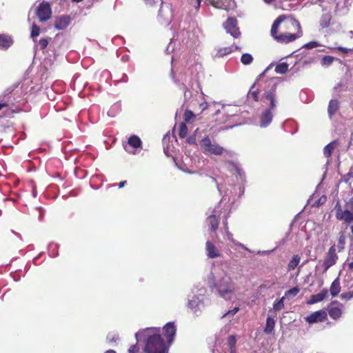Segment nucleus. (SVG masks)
Masks as SVG:
<instances>
[{"mask_svg":"<svg viewBox=\"0 0 353 353\" xmlns=\"http://www.w3.org/2000/svg\"><path fill=\"white\" fill-rule=\"evenodd\" d=\"M271 35L278 42L288 43L301 37L302 32L296 19L279 16L272 26Z\"/></svg>","mask_w":353,"mask_h":353,"instance_id":"1","label":"nucleus"},{"mask_svg":"<svg viewBox=\"0 0 353 353\" xmlns=\"http://www.w3.org/2000/svg\"><path fill=\"white\" fill-rule=\"evenodd\" d=\"M159 328L151 327L140 331L135 334L137 341L141 336L145 337V346L142 353H168V348L161 336ZM128 353H140L137 344L131 345Z\"/></svg>","mask_w":353,"mask_h":353,"instance_id":"2","label":"nucleus"},{"mask_svg":"<svg viewBox=\"0 0 353 353\" xmlns=\"http://www.w3.org/2000/svg\"><path fill=\"white\" fill-rule=\"evenodd\" d=\"M211 288H215L219 295L225 300H232L234 296V287L231 277L226 272L214 268L208 277Z\"/></svg>","mask_w":353,"mask_h":353,"instance_id":"3","label":"nucleus"},{"mask_svg":"<svg viewBox=\"0 0 353 353\" xmlns=\"http://www.w3.org/2000/svg\"><path fill=\"white\" fill-rule=\"evenodd\" d=\"M263 102L267 105H269L270 108L263 111L261 114L260 125L261 127L265 128L268 126L272 120V110L276 107L275 104V96L272 92L268 93L263 97Z\"/></svg>","mask_w":353,"mask_h":353,"instance_id":"4","label":"nucleus"},{"mask_svg":"<svg viewBox=\"0 0 353 353\" xmlns=\"http://www.w3.org/2000/svg\"><path fill=\"white\" fill-rule=\"evenodd\" d=\"M200 145L206 154L221 155L224 153L230 156L232 154L231 152L225 150L216 143L211 141L208 137L203 138L200 142Z\"/></svg>","mask_w":353,"mask_h":353,"instance_id":"5","label":"nucleus"},{"mask_svg":"<svg viewBox=\"0 0 353 353\" xmlns=\"http://www.w3.org/2000/svg\"><path fill=\"white\" fill-rule=\"evenodd\" d=\"M200 2L201 0H197ZM205 1L213 7L219 9L229 10L234 9L235 2L234 0H205Z\"/></svg>","mask_w":353,"mask_h":353,"instance_id":"6","label":"nucleus"},{"mask_svg":"<svg viewBox=\"0 0 353 353\" xmlns=\"http://www.w3.org/2000/svg\"><path fill=\"white\" fill-rule=\"evenodd\" d=\"M52 11L48 3L43 1L37 10V14L41 22L46 21L51 17Z\"/></svg>","mask_w":353,"mask_h":353,"instance_id":"7","label":"nucleus"},{"mask_svg":"<svg viewBox=\"0 0 353 353\" xmlns=\"http://www.w3.org/2000/svg\"><path fill=\"white\" fill-rule=\"evenodd\" d=\"M336 248L335 245L332 246L327 254V256L325 257L323 263V267L324 268L323 271L326 272L331 266L334 265L337 259L338 256L336 255Z\"/></svg>","mask_w":353,"mask_h":353,"instance_id":"8","label":"nucleus"},{"mask_svg":"<svg viewBox=\"0 0 353 353\" xmlns=\"http://www.w3.org/2000/svg\"><path fill=\"white\" fill-rule=\"evenodd\" d=\"M336 216L339 220H343L346 223L353 221V211L347 209L342 210L339 203L336 205Z\"/></svg>","mask_w":353,"mask_h":353,"instance_id":"9","label":"nucleus"},{"mask_svg":"<svg viewBox=\"0 0 353 353\" xmlns=\"http://www.w3.org/2000/svg\"><path fill=\"white\" fill-rule=\"evenodd\" d=\"M224 28L227 32L230 34L233 37L238 38L240 35L239 28L236 27V20L233 18H229L224 23Z\"/></svg>","mask_w":353,"mask_h":353,"instance_id":"10","label":"nucleus"},{"mask_svg":"<svg viewBox=\"0 0 353 353\" xmlns=\"http://www.w3.org/2000/svg\"><path fill=\"white\" fill-rule=\"evenodd\" d=\"M159 17L163 24H169L172 18V9L169 6L161 7Z\"/></svg>","mask_w":353,"mask_h":353,"instance_id":"11","label":"nucleus"},{"mask_svg":"<svg viewBox=\"0 0 353 353\" xmlns=\"http://www.w3.org/2000/svg\"><path fill=\"white\" fill-rule=\"evenodd\" d=\"M327 318V313L324 310H319L312 313L306 317V321L309 323L322 322Z\"/></svg>","mask_w":353,"mask_h":353,"instance_id":"12","label":"nucleus"},{"mask_svg":"<svg viewBox=\"0 0 353 353\" xmlns=\"http://www.w3.org/2000/svg\"><path fill=\"white\" fill-rule=\"evenodd\" d=\"M343 305L332 302L328 307V312L331 318L334 319H339L342 314Z\"/></svg>","mask_w":353,"mask_h":353,"instance_id":"13","label":"nucleus"},{"mask_svg":"<svg viewBox=\"0 0 353 353\" xmlns=\"http://www.w3.org/2000/svg\"><path fill=\"white\" fill-rule=\"evenodd\" d=\"M206 254L209 258H217L221 256V252L215 246V245L208 241L205 243Z\"/></svg>","mask_w":353,"mask_h":353,"instance_id":"14","label":"nucleus"},{"mask_svg":"<svg viewBox=\"0 0 353 353\" xmlns=\"http://www.w3.org/2000/svg\"><path fill=\"white\" fill-rule=\"evenodd\" d=\"M163 331L168 343H171L176 334V327L172 323H167L163 327Z\"/></svg>","mask_w":353,"mask_h":353,"instance_id":"15","label":"nucleus"},{"mask_svg":"<svg viewBox=\"0 0 353 353\" xmlns=\"http://www.w3.org/2000/svg\"><path fill=\"white\" fill-rule=\"evenodd\" d=\"M70 19L69 17L63 16L57 18L55 21V28L57 30H63L70 24Z\"/></svg>","mask_w":353,"mask_h":353,"instance_id":"16","label":"nucleus"},{"mask_svg":"<svg viewBox=\"0 0 353 353\" xmlns=\"http://www.w3.org/2000/svg\"><path fill=\"white\" fill-rule=\"evenodd\" d=\"M327 294V290L326 289H323L319 293L316 294H313L311 296L310 299L307 301V304H314L323 301Z\"/></svg>","mask_w":353,"mask_h":353,"instance_id":"17","label":"nucleus"},{"mask_svg":"<svg viewBox=\"0 0 353 353\" xmlns=\"http://www.w3.org/2000/svg\"><path fill=\"white\" fill-rule=\"evenodd\" d=\"M141 139L137 137V136H132L129 138L128 139V145H126L125 147V149L126 151H128V152H132V151H130L129 150V147H132L134 148H139L141 146Z\"/></svg>","mask_w":353,"mask_h":353,"instance_id":"18","label":"nucleus"},{"mask_svg":"<svg viewBox=\"0 0 353 353\" xmlns=\"http://www.w3.org/2000/svg\"><path fill=\"white\" fill-rule=\"evenodd\" d=\"M332 19V15L330 12H325L321 16L319 23L322 28H327L330 24Z\"/></svg>","mask_w":353,"mask_h":353,"instance_id":"19","label":"nucleus"},{"mask_svg":"<svg viewBox=\"0 0 353 353\" xmlns=\"http://www.w3.org/2000/svg\"><path fill=\"white\" fill-rule=\"evenodd\" d=\"M341 290L340 281L339 279L336 278L332 283L330 292L332 296H336L338 295Z\"/></svg>","mask_w":353,"mask_h":353,"instance_id":"20","label":"nucleus"},{"mask_svg":"<svg viewBox=\"0 0 353 353\" xmlns=\"http://www.w3.org/2000/svg\"><path fill=\"white\" fill-rule=\"evenodd\" d=\"M275 326V321L273 318L268 316L266 324L264 329V332L266 334H271L273 332Z\"/></svg>","mask_w":353,"mask_h":353,"instance_id":"21","label":"nucleus"},{"mask_svg":"<svg viewBox=\"0 0 353 353\" xmlns=\"http://www.w3.org/2000/svg\"><path fill=\"white\" fill-rule=\"evenodd\" d=\"M12 43L11 37L6 35H0V46L3 48H9Z\"/></svg>","mask_w":353,"mask_h":353,"instance_id":"22","label":"nucleus"},{"mask_svg":"<svg viewBox=\"0 0 353 353\" xmlns=\"http://www.w3.org/2000/svg\"><path fill=\"white\" fill-rule=\"evenodd\" d=\"M339 108V102L336 100L332 99L330 101L328 106V113L330 117H332Z\"/></svg>","mask_w":353,"mask_h":353,"instance_id":"23","label":"nucleus"},{"mask_svg":"<svg viewBox=\"0 0 353 353\" xmlns=\"http://www.w3.org/2000/svg\"><path fill=\"white\" fill-rule=\"evenodd\" d=\"M223 223H224V225H225V230L226 236H227L228 239L231 241H232L235 245H239V246L241 247L242 248H243L245 250H248V248L244 245H243L241 243L236 242L233 239L232 234L230 232H229V231H228V222L226 221H225L223 222Z\"/></svg>","mask_w":353,"mask_h":353,"instance_id":"24","label":"nucleus"},{"mask_svg":"<svg viewBox=\"0 0 353 353\" xmlns=\"http://www.w3.org/2000/svg\"><path fill=\"white\" fill-rule=\"evenodd\" d=\"M336 145H337V142L336 141H334L330 143L329 144H327L325 147L324 150H323L324 155L326 157H330L332 151L334 150V148L336 147Z\"/></svg>","mask_w":353,"mask_h":353,"instance_id":"25","label":"nucleus"},{"mask_svg":"<svg viewBox=\"0 0 353 353\" xmlns=\"http://www.w3.org/2000/svg\"><path fill=\"white\" fill-rule=\"evenodd\" d=\"M208 223L211 230H216L219 226V219L214 214H212L208 218Z\"/></svg>","mask_w":353,"mask_h":353,"instance_id":"26","label":"nucleus"},{"mask_svg":"<svg viewBox=\"0 0 353 353\" xmlns=\"http://www.w3.org/2000/svg\"><path fill=\"white\" fill-rule=\"evenodd\" d=\"M300 261H301V257L299 255H294L288 263V271L294 270L299 265Z\"/></svg>","mask_w":353,"mask_h":353,"instance_id":"27","label":"nucleus"},{"mask_svg":"<svg viewBox=\"0 0 353 353\" xmlns=\"http://www.w3.org/2000/svg\"><path fill=\"white\" fill-rule=\"evenodd\" d=\"M237 48H238V47L236 46H232L227 47V48H220L218 50L217 54L219 57H222V56L230 54L231 52H232L233 50H234L235 49H237Z\"/></svg>","mask_w":353,"mask_h":353,"instance_id":"28","label":"nucleus"},{"mask_svg":"<svg viewBox=\"0 0 353 353\" xmlns=\"http://www.w3.org/2000/svg\"><path fill=\"white\" fill-rule=\"evenodd\" d=\"M196 119V115L190 110H186L184 114V120L185 123L190 124L194 121Z\"/></svg>","mask_w":353,"mask_h":353,"instance_id":"29","label":"nucleus"},{"mask_svg":"<svg viewBox=\"0 0 353 353\" xmlns=\"http://www.w3.org/2000/svg\"><path fill=\"white\" fill-rule=\"evenodd\" d=\"M288 70V64L286 63H281L275 68V72L278 74H285Z\"/></svg>","mask_w":353,"mask_h":353,"instance_id":"30","label":"nucleus"},{"mask_svg":"<svg viewBox=\"0 0 353 353\" xmlns=\"http://www.w3.org/2000/svg\"><path fill=\"white\" fill-rule=\"evenodd\" d=\"M259 89L255 88V85H253L250 92H248V97L252 98L254 101H256L259 99Z\"/></svg>","mask_w":353,"mask_h":353,"instance_id":"31","label":"nucleus"},{"mask_svg":"<svg viewBox=\"0 0 353 353\" xmlns=\"http://www.w3.org/2000/svg\"><path fill=\"white\" fill-rule=\"evenodd\" d=\"M253 61V57L250 54L245 53L241 56V61L244 65L250 64Z\"/></svg>","mask_w":353,"mask_h":353,"instance_id":"32","label":"nucleus"},{"mask_svg":"<svg viewBox=\"0 0 353 353\" xmlns=\"http://www.w3.org/2000/svg\"><path fill=\"white\" fill-rule=\"evenodd\" d=\"M334 60V58L331 56H325L321 60V64L323 66L330 65Z\"/></svg>","mask_w":353,"mask_h":353,"instance_id":"33","label":"nucleus"},{"mask_svg":"<svg viewBox=\"0 0 353 353\" xmlns=\"http://www.w3.org/2000/svg\"><path fill=\"white\" fill-rule=\"evenodd\" d=\"M345 241V237L343 234H341L339 238V244L336 246V251L340 252L343 249V246Z\"/></svg>","mask_w":353,"mask_h":353,"instance_id":"34","label":"nucleus"},{"mask_svg":"<svg viewBox=\"0 0 353 353\" xmlns=\"http://www.w3.org/2000/svg\"><path fill=\"white\" fill-rule=\"evenodd\" d=\"M187 123H181L179 127V136L181 138H184L188 134V127Z\"/></svg>","mask_w":353,"mask_h":353,"instance_id":"35","label":"nucleus"},{"mask_svg":"<svg viewBox=\"0 0 353 353\" xmlns=\"http://www.w3.org/2000/svg\"><path fill=\"white\" fill-rule=\"evenodd\" d=\"M284 297H282L278 301L275 302L273 305V308L275 311H279L284 307Z\"/></svg>","mask_w":353,"mask_h":353,"instance_id":"36","label":"nucleus"},{"mask_svg":"<svg viewBox=\"0 0 353 353\" xmlns=\"http://www.w3.org/2000/svg\"><path fill=\"white\" fill-rule=\"evenodd\" d=\"M40 34V28L35 24H33L31 30V37L32 39L38 37Z\"/></svg>","mask_w":353,"mask_h":353,"instance_id":"37","label":"nucleus"},{"mask_svg":"<svg viewBox=\"0 0 353 353\" xmlns=\"http://www.w3.org/2000/svg\"><path fill=\"white\" fill-rule=\"evenodd\" d=\"M228 345L231 350V352L233 351V349H234L235 346H236V337L233 335L230 336L229 338H228Z\"/></svg>","mask_w":353,"mask_h":353,"instance_id":"38","label":"nucleus"},{"mask_svg":"<svg viewBox=\"0 0 353 353\" xmlns=\"http://www.w3.org/2000/svg\"><path fill=\"white\" fill-rule=\"evenodd\" d=\"M299 292V288L294 287L285 292V296H295Z\"/></svg>","mask_w":353,"mask_h":353,"instance_id":"39","label":"nucleus"},{"mask_svg":"<svg viewBox=\"0 0 353 353\" xmlns=\"http://www.w3.org/2000/svg\"><path fill=\"white\" fill-rule=\"evenodd\" d=\"M188 305L190 308L193 309L199 305V300L198 298L190 300L188 303Z\"/></svg>","mask_w":353,"mask_h":353,"instance_id":"40","label":"nucleus"},{"mask_svg":"<svg viewBox=\"0 0 353 353\" xmlns=\"http://www.w3.org/2000/svg\"><path fill=\"white\" fill-rule=\"evenodd\" d=\"M145 3L148 6H152L154 5H161L162 0H145Z\"/></svg>","mask_w":353,"mask_h":353,"instance_id":"41","label":"nucleus"},{"mask_svg":"<svg viewBox=\"0 0 353 353\" xmlns=\"http://www.w3.org/2000/svg\"><path fill=\"white\" fill-rule=\"evenodd\" d=\"M320 46V44L316 41H310L305 45V47L307 49H312Z\"/></svg>","mask_w":353,"mask_h":353,"instance_id":"42","label":"nucleus"},{"mask_svg":"<svg viewBox=\"0 0 353 353\" xmlns=\"http://www.w3.org/2000/svg\"><path fill=\"white\" fill-rule=\"evenodd\" d=\"M239 310V307H235L234 309L229 310L226 314H225L223 317L225 316H232L234 315Z\"/></svg>","mask_w":353,"mask_h":353,"instance_id":"43","label":"nucleus"},{"mask_svg":"<svg viewBox=\"0 0 353 353\" xmlns=\"http://www.w3.org/2000/svg\"><path fill=\"white\" fill-rule=\"evenodd\" d=\"M39 44L42 48H45L48 46V41L47 39H42L39 41Z\"/></svg>","mask_w":353,"mask_h":353,"instance_id":"44","label":"nucleus"},{"mask_svg":"<svg viewBox=\"0 0 353 353\" xmlns=\"http://www.w3.org/2000/svg\"><path fill=\"white\" fill-rule=\"evenodd\" d=\"M118 339H119L118 335H116V334L112 335V336H111V335L108 336V339L109 340L110 342H115V341H117V340Z\"/></svg>","mask_w":353,"mask_h":353,"instance_id":"45","label":"nucleus"},{"mask_svg":"<svg viewBox=\"0 0 353 353\" xmlns=\"http://www.w3.org/2000/svg\"><path fill=\"white\" fill-rule=\"evenodd\" d=\"M335 50L341 51L343 53H347L350 51V49L343 47H338L335 48Z\"/></svg>","mask_w":353,"mask_h":353,"instance_id":"46","label":"nucleus"},{"mask_svg":"<svg viewBox=\"0 0 353 353\" xmlns=\"http://www.w3.org/2000/svg\"><path fill=\"white\" fill-rule=\"evenodd\" d=\"M194 141H195V139L193 138V137H190L188 138V141L190 143H194Z\"/></svg>","mask_w":353,"mask_h":353,"instance_id":"47","label":"nucleus"},{"mask_svg":"<svg viewBox=\"0 0 353 353\" xmlns=\"http://www.w3.org/2000/svg\"><path fill=\"white\" fill-rule=\"evenodd\" d=\"M125 183H126V181H125L120 182V183H119V188H123V187L125 185Z\"/></svg>","mask_w":353,"mask_h":353,"instance_id":"48","label":"nucleus"},{"mask_svg":"<svg viewBox=\"0 0 353 353\" xmlns=\"http://www.w3.org/2000/svg\"><path fill=\"white\" fill-rule=\"evenodd\" d=\"M263 1H264L265 3H268V4H270V3H272L273 1H274V0H263Z\"/></svg>","mask_w":353,"mask_h":353,"instance_id":"49","label":"nucleus"},{"mask_svg":"<svg viewBox=\"0 0 353 353\" xmlns=\"http://www.w3.org/2000/svg\"><path fill=\"white\" fill-rule=\"evenodd\" d=\"M6 104L4 103H0V110H1L3 108L6 107Z\"/></svg>","mask_w":353,"mask_h":353,"instance_id":"50","label":"nucleus"},{"mask_svg":"<svg viewBox=\"0 0 353 353\" xmlns=\"http://www.w3.org/2000/svg\"><path fill=\"white\" fill-rule=\"evenodd\" d=\"M105 353H117L114 350H109L105 352Z\"/></svg>","mask_w":353,"mask_h":353,"instance_id":"51","label":"nucleus"},{"mask_svg":"<svg viewBox=\"0 0 353 353\" xmlns=\"http://www.w3.org/2000/svg\"><path fill=\"white\" fill-rule=\"evenodd\" d=\"M201 107H202V109L204 110L206 108V105L205 104H201Z\"/></svg>","mask_w":353,"mask_h":353,"instance_id":"52","label":"nucleus"},{"mask_svg":"<svg viewBox=\"0 0 353 353\" xmlns=\"http://www.w3.org/2000/svg\"><path fill=\"white\" fill-rule=\"evenodd\" d=\"M347 296H348V295H347V294H343L341 295L342 298H346V297H347Z\"/></svg>","mask_w":353,"mask_h":353,"instance_id":"53","label":"nucleus"},{"mask_svg":"<svg viewBox=\"0 0 353 353\" xmlns=\"http://www.w3.org/2000/svg\"><path fill=\"white\" fill-rule=\"evenodd\" d=\"M83 0H72V1L74 2H77V3H79V2H81Z\"/></svg>","mask_w":353,"mask_h":353,"instance_id":"54","label":"nucleus"},{"mask_svg":"<svg viewBox=\"0 0 353 353\" xmlns=\"http://www.w3.org/2000/svg\"><path fill=\"white\" fill-rule=\"evenodd\" d=\"M350 174L353 176V172H350Z\"/></svg>","mask_w":353,"mask_h":353,"instance_id":"55","label":"nucleus"}]
</instances>
